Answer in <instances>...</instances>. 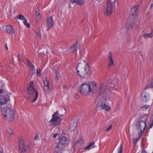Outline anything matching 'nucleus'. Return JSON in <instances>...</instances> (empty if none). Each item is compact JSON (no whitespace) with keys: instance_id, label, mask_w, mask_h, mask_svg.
Returning a JSON list of instances; mask_svg holds the SVG:
<instances>
[{"instance_id":"1","label":"nucleus","mask_w":153,"mask_h":153,"mask_svg":"<svg viewBox=\"0 0 153 153\" xmlns=\"http://www.w3.org/2000/svg\"><path fill=\"white\" fill-rule=\"evenodd\" d=\"M96 83L93 82L89 83H85L79 87V91L81 94L84 96H88L91 94L96 93L97 91Z\"/></svg>"},{"instance_id":"2","label":"nucleus","mask_w":153,"mask_h":153,"mask_svg":"<svg viewBox=\"0 0 153 153\" xmlns=\"http://www.w3.org/2000/svg\"><path fill=\"white\" fill-rule=\"evenodd\" d=\"M139 13V6H134L131 10V15L129 17L126 25V27L129 29L132 28L136 22Z\"/></svg>"},{"instance_id":"3","label":"nucleus","mask_w":153,"mask_h":153,"mask_svg":"<svg viewBox=\"0 0 153 153\" xmlns=\"http://www.w3.org/2000/svg\"><path fill=\"white\" fill-rule=\"evenodd\" d=\"M1 111L2 115L6 120L9 121H12L14 120L16 113L15 110H11L8 107L1 106Z\"/></svg>"},{"instance_id":"4","label":"nucleus","mask_w":153,"mask_h":153,"mask_svg":"<svg viewBox=\"0 0 153 153\" xmlns=\"http://www.w3.org/2000/svg\"><path fill=\"white\" fill-rule=\"evenodd\" d=\"M115 8L114 1L111 2L107 1L106 3L103 6V11L104 14L106 16L111 15Z\"/></svg>"},{"instance_id":"5","label":"nucleus","mask_w":153,"mask_h":153,"mask_svg":"<svg viewBox=\"0 0 153 153\" xmlns=\"http://www.w3.org/2000/svg\"><path fill=\"white\" fill-rule=\"evenodd\" d=\"M69 139L65 136H63L59 139L57 145L55 147V150L56 151H59L65 147L69 144Z\"/></svg>"},{"instance_id":"6","label":"nucleus","mask_w":153,"mask_h":153,"mask_svg":"<svg viewBox=\"0 0 153 153\" xmlns=\"http://www.w3.org/2000/svg\"><path fill=\"white\" fill-rule=\"evenodd\" d=\"M77 73L79 75L83 78H87L89 76L90 71L89 66L88 64L86 63L84 69H82L80 71L77 70Z\"/></svg>"},{"instance_id":"7","label":"nucleus","mask_w":153,"mask_h":153,"mask_svg":"<svg viewBox=\"0 0 153 153\" xmlns=\"http://www.w3.org/2000/svg\"><path fill=\"white\" fill-rule=\"evenodd\" d=\"M148 116V115H145L142 117V118H143V120L138 121L137 123L135 125V128L137 130H145L146 127V121H147Z\"/></svg>"},{"instance_id":"8","label":"nucleus","mask_w":153,"mask_h":153,"mask_svg":"<svg viewBox=\"0 0 153 153\" xmlns=\"http://www.w3.org/2000/svg\"><path fill=\"white\" fill-rule=\"evenodd\" d=\"M19 148L21 153H27L30 149L29 146L25 145L23 140H21L19 141Z\"/></svg>"},{"instance_id":"9","label":"nucleus","mask_w":153,"mask_h":153,"mask_svg":"<svg viewBox=\"0 0 153 153\" xmlns=\"http://www.w3.org/2000/svg\"><path fill=\"white\" fill-rule=\"evenodd\" d=\"M28 91L29 94L32 95V96L34 97L33 99L31 102L33 103L35 102L37 99L38 96V92L32 85L31 84L29 87Z\"/></svg>"},{"instance_id":"10","label":"nucleus","mask_w":153,"mask_h":153,"mask_svg":"<svg viewBox=\"0 0 153 153\" xmlns=\"http://www.w3.org/2000/svg\"><path fill=\"white\" fill-rule=\"evenodd\" d=\"M58 113V111H57L54 112V114L52 115V118L50 120V122L53 124L59 125V123L62 120L61 118L60 117L57 116Z\"/></svg>"},{"instance_id":"11","label":"nucleus","mask_w":153,"mask_h":153,"mask_svg":"<svg viewBox=\"0 0 153 153\" xmlns=\"http://www.w3.org/2000/svg\"><path fill=\"white\" fill-rule=\"evenodd\" d=\"M108 68H110L114 66V59L112 57V53L110 52L109 53L108 57Z\"/></svg>"},{"instance_id":"12","label":"nucleus","mask_w":153,"mask_h":153,"mask_svg":"<svg viewBox=\"0 0 153 153\" xmlns=\"http://www.w3.org/2000/svg\"><path fill=\"white\" fill-rule=\"evenodd\" d=\"M77 121L76 120H72L70 123L69 128L71 131H73L77 126Z\"/></svg>"},{"instance_id":"13","label":"nucleus","mask_w":153,"mask_h":153,"mask_svg":"<svg viewBox=\"0 0 153 153\" xmlns=\"http://www.w3.org/2000/svg\"><path fill=\"white\" fill-rule=\"evenodd\" d=\"M53 24L54 21L52 16L48 17L47 19L46 23L48 30H49L51 28L53 27Z\"/></svg>"},{"instance_id":"14","label":"nucleus","mask_w":153,"mask_h":153,"mask_svg":"<svg viewBox=\"0 0 153 153\" xmlns=\"http://www.w3.org/2000/svg\"><path fill=\"white\" fill-rule=\"evenodd\" d=\"M44 86V90L46 92H48L49 90V82L46 78L43 81Z\"/></svg>"},{"instance_id":"15","label":"nucleus","mask_w":153,"mask_h":153,"mask_svg":"<svg viewBox=\"0 0 153 153\" xmlns=\"http://www.w3.org/2000/svg\"><path fill=\"white\" fill-rule=\"evenodd\" d=\"M106 88L105 85L104 83H101L100 85L99 94L101 95L102 93H105Z\"/></svg>"},{"instance_id":"16","label":"nucleus","mask_w":153,"mask_h":153,"mask_svg":"<svg viewBox=\"0 0 153 153\" xmlns=\"http://www.w3.org/2000/svg\"><path fill=\"white\" fill-rule=\"evenodd\" d=\"M7 100L6 98L3 97H2L0 96V105H1V107H4L3 106L7 104Z\"/></svg>"},{"instance_id":"17","label":"nucleus","mask_w":153,"mask_h":153,"mask_svg":"<svg viewBox=\"0 0 153 153\" xmlns=\"http://www.w3.org/2000/svg\"><path fill=\"white\" fill-rule=\"evenodd\" d=\"M100 106L102 108L106 111H109L111 109L110 106L107 105L105 103L103 102H102L100 105Z\"/></svg>"},{"instance_id":"18","label":"nucleus","mask_w":153,"mask_h":153,"mask_svg":"<svg viewBox=\"0 0 153 153\" xmlns=\"http://www.w3.org/2000/svg\"><path fill=\"white\" fill-rule=\"evenodd\" d=\"M6 30L7 33L11 34H13L15 32L14 28L11 25L7 26Z\"/></svg>"},{"instance_id":"19","label":"nucleus","mask_w":153,"mask_h":153,"mask_svg":"<svg viewBox=\"0 0 153 153\" xmlns=\"http://www.w3.org/2000/svg\"><path fill=\"white\" fill-rule=\"evenodd\" d=\"M70 1L73 3H75L77 5H82L84 4L83 0H70Z\"/></svg>"},{"instance_id":"20","label":"nucleus","mask_w":153,"mask_h":153,"mask_svg":"<svg viewBox=\"0 0 153 153\" xmlns=\"http://www.w3.org/2000/svg\"><path fill=\"white\" fill-rule=\"evenodd\" d=\"M94 144L95 142L94 141L90 143L88 146L85 147V149L86 150H89L95 147Z\"/></svg>"},{"instance_id":"21","label":"nucleus","mask_w":153,"mask_h":153,"mask_svg":"<svg viewBox=\"0 0 153 153\" xmlns=\"http://www.w3.org/2000/svg\"><path fill=\"white\" fill-rule=\"evenodd\" d=\"M76 45V43H75L71 47L69 50V52H74L76 51L77 50Z\"/></svg>"},{"instance_id":"22","label":"nucleus","mask_w":153,"mask_h":153,"mask_svg":"<svg viewBox=\"0 0 153 153\" xmlns=\"http://www.w3.org/2000/svg\"><path fill=\"white\" fill-rule=\"evenodd\" d=\"M35 33L36 34V36L39 39H40L41 38V34L39 30L36 29L35 30Z\"/></svg>"},{"instance_id":"23","label":"nucleus","mask_w":153,"mask_h":153,"mask_svg":"<svg viewBox=\"0 0 153 153\" xmlns=\"http://www.w3.org/2000/svg\"><path fill=\"white\" fill-rule=\"evenodd\" d=\"M27 62L28 65L30 67V68L32 71H35L34 67L32 63L28 60H27Z\"/></svg>"},{"instance_id":"24","label":"nucleus","mask_w":153,"mask_h":153,"mask_svg":"<svg viewBox=\"0 0 153 153\" xmlns=\"http://www.w3.org/2000/svg\"><path fill=\"white\" fill-rule=\"evenodd\" d=\"M145 39H146L152 37L153 36V34L152 32L150 33H146L143 34V35Z\"/></svg>"},{"instance_id":"25","label":"nucleus","mask_w":153,"mask_h":153,"mask_svg":"<svg viewBox=\"0 0 153 153\" xmlns=\"http://www.w3.org/2000/svg\"><path fill=\"white\" fill-rule=\"evenodd\" d=\"M7 131L10 135H12L14 133V129L12 128H9L8 130Z\"/></svg>"},{"instance_id":"26","label":"nucleus","mask_w":153,"mask_h":153,"mask_svg":"<svg viewBox=\"0 0 153 153\" xmlns=\"http://www.w3.org/2000/svg\"><path fill=\"white\" fill-rule=\"evenodd\" d=\"M138 131H140V132L138 133V135L139 136V138H140V137H141L142 135L143 134V133L145 130L143 129V130H137Z\"/></svg>"},{"instance_id":"27","label":"nucleus","mask_w":153,"mask_h":153,"mask_svg":"<svg viewBox=\"0 0 153 153\" xmlns=\"http://www.w3.org/2000/svg\"><path fill=\"white\" fill-rule=\"evenodd\" d=\"M23 22L25 25L28 28H29L30 27V25L27 23V20L25 19L23 21Z\"/></svg>"},{"instance_id":"28","label":"nucleus","mask_w":153,"mask_h":153,"mask_svg":"<svg viewBox=\"0 0 153 153\" xmlns=\"http://www.w3.org/2000/svg\"><path fill=\"white\" fill-rule=\"evenodd\" d=\"M149 107V106L147 105H145L144 106L141 107L140 109L142 111H144L146 110Z\"/></svg>"},{"instance_id":"29","label":"nucleus","mask_w":153,"mask_h":153,"mask_svg":"<svg viewBox=\"0 0 153 153\" xmlns=\"http://www.w3.org/2000/svg\"><path fill=\"white\" fill-rule=\"evenodd\" d=\"M17 18L19 19L24 20L25 19V17L21 15H19L18 16Z\"/></svg>"},{"instance_id":"30","label":"nucleus","mask_w":153,"mask_h":153,"mask_svg":"<svg viewBox=\"0 0 153 153\" xmlns=\"http://www.w3.org/2000/svg\"><path fill=\"white\" fill-rule=\"evenodd\" d=\"M122 152L123 146L121 145H120L118 150V153H122Z\"/></svg>"},{"instance_id":"31","label":"nucleus","mask_w":153,"mask_h":153,"mask_svg":"<svg viewBox=\"0 0 153 153\" xmlns=\"http://www.w3.org/2000/svg\"><path fill=\"white\" fill-rule=\"evenodd\" d=\"M41 70L40 69H39L37 70L36 74L38 76H41Z\"/></svg>"},{"instance_id":"32","label":"nucleus","mask_w":153,"mask_h":153,"mask_svg":"<svg viewBox=\"0 0 153 153\" xmlns=\"http://www.w3.org/2000/svg\"><path fill=\"white\" fill-rule=\"evenodd\" d=\"M140 138H139V137H138L137 138L133 139V140L134 143L136 144L137 143V142L139 140Z\"/></svg>"},{"instance_id":"33","label":"nucleus","mask_w":153,"mask_h":153,"mask_svg":"<svg viewBox=\"0 0 153 153\" xmlns=\"http://www.w3.org/2000/svg\"><path fill=\"white\" fill-rule=\"evenodd\" d=\"M150 128H151L153 126V118H152L150 121Z\"/></svg>"},{"instance_id":"34","label":"nucleus","mask_w":153,"mask_h":153,"mask_svg":"<svg viewBox=\"0 0 153 153\" xmlns=\"http://www.w3.org/2000/svg\"><path fill=\"white\" fill-rule=\"evenodd\" d=\"M112 127V125H110V126H109V127L106 129V132H108V131H109L111 129Z\"/></svg>"},{"instance_id":"35","label":"nucleus","mask_w":153,"mask_h":153,"mask_svg":"<svg viewBox=\"0 0 153 153\" xmlns=\"http://www.w3.org/2000/svg\"><path fill=\"white\" fill-rule=\"evenodd\" d=\"M147 86L148 88H153V81L150 84H149Z\"/></svg>"},{"instance_id":"36","label":"nucleus","mask_w":153,"mask_h":153,"mask_svg":"<svg viewBox=\"0 0 153 153\" xmlns=\"http://www.w3.org/2000/svg\"><path fill=\"white\" fill-rule=\"evenodd\" d=\"M34 139L35 140H37L39 139V137L38 135H36L34 138Z\"/></svg>"},{"instance_id":"37","label":"nucleus","mask_w":153,"mask_h":153,"mask_svg":"<svg viewBox=\"0 0 153 153\" xmlns=\"http://www.w3.org/2000/svg\"><path fill=\"white\" fill-rule=\"evenodd\" d=\"M35 12L36 15L38 16H39L40 15V13H39L38 12L37 10H35Z\"/></svg>"},{"instance_id":"38","label":"nucleus","mask_w":153,"mask_h":153,"mask_svg":"<svg viewBox=\"0 0 153 153\" xmlns=\"http://www.w3.org/2000/svg\"><path fill=\"white\" fill-rule=\"evenodd\" d=\"M55 73L56 75H58L59 73H58V72L57 71V70H55Z\"/></svg>"},{"instance_id":"39","label":"nucleus","mask_w":153,"mask_h":153,"mask_svg":"<svg viewBox=\"0 0 153 153\" xmlns=\"http://www.w3.org/2000/svg\"><path fill=\"white\" fill-rule=\"evenodd\" d=\"M58 135V134H54L53 136V137L54 138H56L57 135Z\"/></svg>"},{"instance_id":"40","label":"nucleus","mask_w":153,"mask_h":153,"mask_svg":"<svg viewBox=\"0 0 153 153\" xmlns=\"http://www.w3.org/2000/svg\"><path fill=\"white\" fill-rule=\"evenodd\" d=\"M5 48L7 50H8V48L7 46V44H5Z\"/></svg>"},{"instance_id":"41","label":"nucleus","mask_w":153,"mask_h":153,"mask_svg":"<svg viewBox=\"0 0 153 153\" xmlns=\"http://www.w3.org/2000/svg\"><path fill=\"white\" fill-rule=\"evenodd\" d=\"M141 153H147L146 152L145 150H143Z\"/></svg>"},{"instance_id":"42","label":"nucleus","mask_w":153,"mask_h":153,"mask_svg":"<svg viewBox=\"0 0 153 153\" xmlns=\"http://www.w3.org/2000/svg\"><path fill=\"white\" fill-rule=\"evenodd\" d=\"M56 79L58 80L59 78L58 75H56L55 76Z\"/></svg>"},{"instance_id":"43","label":"nucleus","mask_w":153,"mask_h":153,"mask_svg":"<svg viewBox=\"0 0 153 153\" xmlns=\"http://www.w3.org/2000/svg\"><path fill=\"white\" fill-rule=\"evenodd\" d=\"M3 92V91L1 89H0V94Z\"/></svg>"},{"instance_id":"44","label":"nucleus","mask_w":153,"mask_h":153,"mask_svg":"<svg viewBox=\"0 0 153 153\" xmlns=\"http://www.w3.org/2000/svg\"><path fill=\"white\" fill-rule=\"evenodd\" d=\"M19 55H20V54H19L18 55H17V57L18 58V60L20 61V60H19Z\"/></svg>"},{"instance_id":"45","label":"nucleus","mask_w":153,"mask_h":153,"mask_svg":"<svg viewBox=\"0 0 153 153\" xmlns=\"http://www.w3.org/2000/svg\"><path fill=\"white\" fill-rule=\"evenodd\" d=\"M80 63H79L78 64V65L77 66V68L79 67L80 66Z\"/></svg>"},{"instance_id":"46","label":"nucleus","mask_w":153,"mask_h":153,"mask_svg":"<svg viewBox=\"0 0 153 153\" xmlns=\"http://www.w3.org/2000/svg\"><path fill=\"white\" fill-rule=\"evenodd\" d=\"M153 7V4H152V5H151V8H152Z\"/></svg>"},{"instance_id":"47","label":"nucleus","mask_w":153,"mask_h":153,"mask_svg":"<svg viewBox=\"0 0 153 153\" xmlns=\"http://www.w3.org/2000/svg\"><path fill=\"white\" fill-rule=\"evenodd\" d=\"M0 153H3V152L1 151H0Z\"/></svg>"},{"instance_id":"48","label":"nucleus","mask_w":153,"mask_h":153,"mask_svg":"<svg viewBox=\"0 0 153 153\" xmlns=\"http://www.w3.org/2000/svg\"><path fill=\"white\" fill-rule=\"evenodd\" d=\"M57 152L56 153H60V152H59V151H57Z\"/></svg>"},{"instance_id":"49","label":"nucleus","mask_w":153,"mask_h":153,"mask_svg":"<svg viewBox=\"0 0 153 153\" xmlns=\"http://www.w3.org/2000/svg\"><path fill=\"white\" fill-rule=\"evenodd\" d=\"M152 153H153V152H152Z\"/></svg>"}]
</instances>
